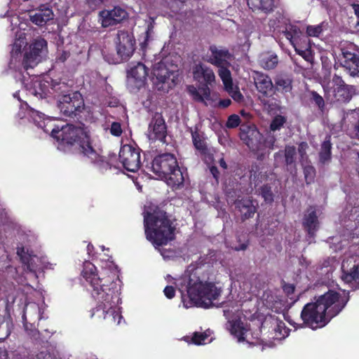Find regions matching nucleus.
I'll return each instance as SVG.
<instances>
[{
  "label": "nucleus",
  "instance_id": "nucleus-1",
  "mask_svg": "<svg viewBox=\"0 0 359 359\" xmlns=\"http://www.w3.org/2000/svg\"><path fill=\"white\" fill-rule=\"evenodd\" d=\"M81 275L89 285L92 297L97 301L96 307L90 311V318L104 320L109 324H120L123 317L116 307L121 303L120 280L116 273L104 269L98 273L96 266L86 262Z\"/></svg>",
  "mask_w": 359,
  "mask_h": 359
},
{
  "label": "nucleus",
  "instance_id": "nucleus-2",
  "mask_svg": "<svg viewBox=\"0 0 359 359\" xmlns=\"http://www.w3.org/2000/svg\"><path fill=\"white\" fill-rule=\"evenodd\" d=\"M168 206L172 204L166 201L151 203L143 212L145 236L155 248L166 245L175 239L176 219L168 212Z\"/></svg>",
  "mask_w": 359,
  "mask_h": 359
},
{
  "label": "nucleus",
  "instance_id": "nucleus-3",
  "mask_svg": "<svg viewBox=\"0 0 359 359\" xmlns=\"http://www.w3.org/2000/svg\"><path fill=\"white\" fill-rule=\"evenodd\" d=\"M37 126L46 133H50L51 136L60 144L74 147L79 154L88 158L92 162L98 159L99 154L93 145L89 131L84 124L80 126L72 124L59 126L53 124V120H48L46 123L44 121H38Z\"/></svg>",
  "mask_w": 359,
  "mask_h": 359
},
{
  "label": "nucleus",
  "instance_id": "nucleus-4",
  "mask_svg": "<svg viewBox=\"0 0 359 359\" xmlns=\"http://www.w3.org/2000/svg\"><path fill=\"white\" fill-rule=\"evenodd\" d=\"M175 285L182 298L187 295L191 304L205 309L211 307L222 293L215 283L203 281L196 273L188 271L176 280Z\"/></svg>",
  "mask_w": 359,
  "mask_h": 359
},
{
  "label": "nucleus",
  "instance_id": "nucleus-5",
  "mask_svg": "<svg viewBox=\"0 0 359 359\" xmlns=\"http://www.w3.org/2000/svg\"><path fill=\"white\" fill-rule=\"evenodd\" d=\"M152 171L172 189H179L184 185V177L176 156L171 153L160 154L154 157L151 163Z\"/></svg>",
  "mask_w": 359,
  "mask_h": 359
},
{
  "label": "nucleus",
  "instance_id": "nucleus-6",
  "mask_svg": "<svg viewBox=\"0 0 359 359\" xmlns=\"http://www.w3.org/2000/svg\"><path fill=\"white\" fill-rule=\"evenodd\" d=\"M62 88H67L65 83H59L54 86V90L57 92L60 96L57 107L66 118H76L84 107L82 96L78 92L73 93L72 95L70 93L62 94L65 92V90H62Z\"/></svg>",
  "mask_w": 359,
  "mask_h": 359
},
{
  "label": "nucleus",
  "instance_id": "nucleus-7",
  "mask_svg": "<svg viewBox=\"0 0 359 359\" xmlns=\"http://www.w3.org/2000/svg\"><path fill=\"white\" fill-rule=\"evenodd\" d=\"M317 298L330 321L344 310L350 299L348 292L340 293L334 290H328Z\"/></svg>",
  "mask_w": 359,
  "mask_h": 359
},
{
  "label": "nucleus",
  "instance_id": "nucleus-8",
  "mask_svg": "<svg viewBox=\"0 0 359 359\" xmlns=\"http://www.w3.org/2000/svg\"><path fill=\"white\" fill-rule=\"evenodd\" d=\"M314 302L307 303L303 307L300 318L303 323L312 330L324 327L330 321L327 317L318 298Z\"/></svg>",
  "mask_w": 359,
  "mask_h": 359
},
{
  "label": "nucleus",
  "instance_id": "nucleus-9",
  "mask_svg": "<svg viewBox=\"0 0 359 359\" xmlns=\"http://www.w3.org/2000/svg\"><path fill=\"white\" fill-rule=\"evenodd\" d=\"M338 61L352 76H359V48L353 43L346 42L340 46Z\"/></svg>",
  "mask_w": 359,
  "mask_h": 359
},
{
  "label": "nucleus",
  "instance_id": "nucleus-10",
  "mask_svg": "<svg viewBox=\"0 0 359 359\" xmlns=\"http://www.w3.org/2000/svg\"><path fill=\"white\" fill-rule=\"evenodd\" d=\"M193 76L194 80L200 83L201 92L207 100H210V89L208 86H211L215 79L212 69L203 64L196 65L193 68Z\"/></svg>",
  "mask_w": 359,
  "mask_h": 359
},
{
  "label": "nucleus",
  "instance_id": "nucleus-11",
  "mask_svg": "<svg viewBox=\"0 0 359 359\" xmlns=\"http://www.w3.org/2000/svg\"><path fill=\"white\" fill-rule=\"evenodd\" d=\"M116 48L118 56L122 60H128L135 49V40L132 32L128 30H119L116 37Z\"/></svg>",
  "mask_w": 359,
  "mask_h": 359
},
{
  "label": "nucleus",
  "instance_id": "nucleus-12",
  "mask_svg": "<svg viewBox=\"0 0 359 359\" xmlns=\"http://www.w3.org/2000/svg\"><path fill=\"white\" fill-rule=\"evenodd\" d=\"M47 48V41L41 38L35 39L29 46V50L25 52L23 60L22 66L25 69L34 67L41 59L43 53Z\"/></svg>",
  "mask_w": 359,
  "mask_h": 359
},
{
  "label": "nucleus",
  "instance_id": "nucleus-13",
  "mask_svg": "<svg viewBox=\"0 0 359 359\" xmlns=\"http://www.w3.org/2000/svg\"><path fill=\"white\" fill-rule=\"evenodd\" d=\"M118 158L123 167L128 171L135 172L141 165L140 150L130 144L121 147Z\"/></svg>",
  "mask_w": 359,
  "mask_h": 359
},
{
  "label": "nucleus",
  "instance_id": "nucleus-14",
  "mask_svg": "<svg viewBox=\"0 0 359 359\" xmlns=\"http://www.w3.org/2000/svg\"><path fill=\"white\" fill-rule=\"evenodd\" d=\"M148 68L142 63L137 62L128 73L127 83L131 90H140L143 87L148 76Z\"/></svg>",
  "mask_w": 359,
  "mask_h": 359
},
{
  "label": "nucleus",
  "instance_id": "nucleus-15",
  "mask_svg": "<svg viewBox=\"0 0 359 359\" xmlns=\"http://www.w3.org/2000/svg\"><path fill=\"white\" fill-rule=\"evenodd\" d=\"M148 132L150 140L165 142L167 126L161 114L155 113L152 116L149 124Z\"/></svg>",
  "mask_w": 359,
  "mask_h": 359
},
{
  "label": "nucleus",
  "instance_id": "nucleus-16",
  "mask_svg": "<svg viewBox=\"0 0 359 359\" xmlns=\"http://www.w3.org/2000/svg\"><path fill=\"white\" fill-rule=\"evenodd\" d=\"M239 136L241 140L250 148L257 147L262 135L252 123H243L240 126Z\"/></svg>",
  "mask_w": 359,
  "mask_h": 359
},
{
  "label": "nucleus",
  "instance_id": "nucleus-17",
  "mask_svg": "<svg viewBox=\"0 0 359 359\" xmlns=\"http://www.w3.org/2000/svg\"><path fill=\"white\" fill-rule=\"evenodd\" d=\"M210 55H208V62L216 67L222 65H230L229 60L232 57V55L229 49L225 47L217 46L211 45L209 47Z\"/></svg>",
  "mask_w": 359,
  "mask_h": 359
},
{
  "label": "nucleus",
  "instance_id": "nucleus-18",
  "mask_svg": "<svg viewBox=\"0 0 359 359\" xmlns=\"http://www.w3.org/2000/svg\"><path fill=\"white\" fill-rule=\"evenodd\" d=\"M165 61L157 63L153 69L152 74L154 79H156L154 83L157 85L158 83H165L167 82L171 75L175 74L177 72V65H172L171 69H169Z\"/></svg>",
  "mask_w": 359,
  "mask_h": 359
},
{
  "label": "nucleus",
  "instance_id": "nucleus-19",
  "mask_svg": "<svg viewBox=\"0 0 359 359\" xmlns=\"http://www.w3.org/2000/svg\"><path fill=\"white\" fill-rule=\"evenodd\" d=\"M293 78L287 74H278L274 77L273 93H280L283 95L291 94L292 90Z\"/></svg>",
  "mask_w": 359,
  "mask_h": 359
},
{
  "label": "nucleus",
  "instance_id": "nucleus-20",
  "mask_svg": "<svg viewBox=\"0 0 359 359\" xmlns=\"http://www.w3.org/2000/svg\"><path fill=\"white\" fill-rule=\"evenodd\" d=\"M255 84L259 93L265 97H270L273 93V83L269 76L256 72L254 76Z\"/></svg>",
  "mask_w": 359,
  "mask_h": 359
},
{
  "label": "nucleus",
  "instance_id": "nucleus-21",
  "mask_svg": "<svg viewBox=\"0 0 359 359\" xmlns=\"http://www.w3.org/2000/svg\"><path fill=\"white\" fill-rule=\"evenodd\" d=\"M236 208L240 212L241 219L245 221L252 218L257 212V207L250 198H243L235 202Z\"/></svg>",
  "mask_w": 359,
  "mask_h": 359
},
{
  "label": "nucleus",
  "instance_id": "nucleus-22",
  "mask_svg": "<svg viewBox=\"0 0 359 359\" xmlns=\"http://www.w3.org/2000/svg\"><path fill=\"white\" fill-rule=\"evenodd\" d=\"M283 34L293 47L308 41L307 37L304 35L300 28L294 25L290 24L286 26L285 30L283 32Z\"/></svg>",
  "mask_w": 359,
  "mask_h": 359
},
{
  "label": "nucleus",
  "instance_id": "nucleus-23",
  "mask_svg": "<svg viewBox=\"0 0 359 359\" xmlns=\"http://www.w3.org/2000/svg\"><path fill=\"white\" fill-rule=\"evenodd\" d=\"M355 93V88L352 86L340 85L334 88L333 96L332 100L333 102L345 103L349 102L353 94Z\"/></svg>",
  "mask_w": 359,
  "mask_h": 359
},
{
  "label": "nucleus",
  "instance_id": "nucleus-24",
  "mask_svg": "<svg viewBox=\"0 0 359 359\" xmlns=\"http://www.w3.org/2000/svg\"><path fill=\"white\" fill-rule=\"evenodd\" d=\"M190 133L195 149L198 151L201 154H206L208 149L203 133L200 132L198 126H195L194 128H191Z\"/></svg>",
  "mask_w": 359,
  "mask_h": 359
},
{
  "label": "nucleus",
  "instance_id": "nucleus-25",
  "mask_svg": "<svg viewBox=\"0 0 359 359\" xmlns=\"http://www.w3.org/2000/svg\"><path fill=\"white\" fill-rule=\"evenodd\" d=\"M276 0H248V6L255 11H261L268 15L276 7Z\"/></svg>",
  "mask_w": 359,
  "mask_h": 359
},
{
  "label": "nucleus",
  "instance_id": "nucleus-26",
  "mask_svg": "<svg viewBox=\"0 0 359 359\" xmlns=\"http://www.w3.org/2000/svg\"><path fill=\"white\" fill-rule=\"evenodd\" d=\"M53 10L48 7H44L43 8H40L34 15H30L29 18L32 23L37 26L42 27L48 21L53 20Z\"/></svg>",
  "mask_w": 359,
  "mask_h": 359
},
{
  "label": "nucleus",
  "instance_id": "nucleus-27",
  "mask_svg": "<svg viewBox=\"0 0 359 359\" xmlns=\"http://www.w3.org/2000/svg\"><path fill=\"white\" fill-rule=\"evenodd\" d=\"M228 324V329L231 334L236 337L239 342L244 341L248 329L244 325L243 322L240 318H238L229 320Z\"/></svg>",
  "mask_w": 359,
  "mask_h": 359
},
{
  "label": "nucleus",
  "instance_id": "nucleus-28",
  "mask_svg": "<svg viewBox=\"0 0 359 359\" xmlns=\"http://www.w3.org/2000/svg\"><path fill=\"white\" fill-rule=\"evenodd\" d=\"M17 255L20 257L22 263L27 266V269L29 271L36 272L37 268L34 265L33 262L34 259H38V257L33 255L32 251H29L24 246H21L17 248Z\"/></svg>",
  "mask_w": 359,
  "mask_h": 359
},
{
  "label": "nucleus",
  "instance_id": "nucleus-29",
  "mask_svg": "<svg viewBox=\"0 0 359 359\" xmlns=\"http://www.w3.org/2000/svg\"><path fill=\"white\" fill-rule=\"evenodd\" d=\"M303 226L310 237H314L318 228V220L316 210L304 216Z\"/></svg>",
  "mask_w": 359,
  "mask_h": 359
},
{
  "label": "nucleus",
  "instance_id": "nucleus-30",
  "mask_svg": "<svg viewBox=\"0 0 359 359\" xmlns=\"http://www.w3.org/2000/svg\"><path fill=\"white\" fill-rule=\"evenodd\" d=\"M332 158V143L330 135H327L320 146L319 152V161L325 164L330 161Z\"/></svg>",
  "mask_w": 359,
  "mask_h": 359
},
{
  "label": "nucleus",
  "instance_id": "nucleus-31",
  "mask_svg": "<svg viewBox=\"0 0 359 359\" xmlns=\"http://www.w3.org/2000/svg\"><path fill=\"white\" fill-rule=\"evenodd\" d=\"M343 280L347 283L355 282V289H359V264H354L349 271H342Z\"/></svg>",
  "mask_w": 359,
  "mask_h": 359
},
{
  "label": "nucleus",
  "instance_id": "nucleus-32",
  "mask_svg": "<svg viewBox=\"0 0 359 359\" xmlns=\"http://www.w3.org/2000/svg\"><path fill=\"white\" fill-rule=\"evenodd\" d=\"M230 65L218 66V75L222 79L225 89H231L233 86V81L231 74L229 69Z\"/></svg>",
  "mask_w": 359,
  "mask_h": 359
},
{
  "label": "nucleus",
  "instance_id": "nucleus-33",
  "mask_svg": "<svg viewBox=\"0 0 359 359\" xmlns=\"http://www.w3.org/2000/svg\"><path fill=\"white\" fill-rule=\"evenodd\" d=\"M99 21L104 28L116 26L118 25L117 19L114 18L109 12V10L104 9L99 12Z\"/></svg>",
  "mask_w": 359,
  "mask_h": 359
},
{
  "label": "nucleus",
  "instance_id": "nucleus-34",
  "mask_svg": "<svg viewBox=\"0 0 359 359\" xmlns=\"http://www.w3.org/2000/svg\"><path fill=\"white\" fill-rule=\"evenodd\" d=\"M278 63V58L274 54H266L262 55L259 60L260 66L264 69L271 70L276 67Z\"/></svg>",
  "mask_w": 359,
  "mask_h": 359
},
{
  "label": "nucleus",
  "instance_id": "nucleus-35",
  "mask_svg": "<svg viewBox=\"0 0 359 359\" xmlns=\"http://www.w3.org/2000/svg\"><path fill=\"white\" fill-rule=\"evenodd\" d=\"M259 194L266 203L271 204L273 202L274 195L271 185L266 184L262 186L259 189Z\"/></svg>",
  "mask_w": 359,
  "mask_h": 359
},
{
  "label": "nucleus",
  "instance_id": "nucleus-36",
  "mask_svg": "<svg viewBox=\"0 0 359 359\" xmlns=\"http://www.w3.org/2000/svg\"><path fill=\"white\" fill-rule=\"evenodd\" d=\"M294 48L296 53L298 55H301L306 61H310L311 59L312 58L311 52L308 46L307 41L298 44L297 46H294Z\"/></svg>",
  "mask_w": 359,
  "mask_h": 359
},
{
  "label": "nucleus",
  "instance_id": "nucleus-37",
  "mask_svg": "<svg viewBox=\"0 0 359 359\" xmlns=\"http://www.w3.org/2000/svg\"><path fill=\"white\" fill-rule=\"evenodd\" d=\"M109 12L116 20L117 19L118 24L121 23L128 18V13L126 10L120 6H114L113 9L109 10Z\"/></svg>",
  "mask_w": 359,
  "mask_h": 359
},
{
  "label": "nucleus",
  "instance_id": "nucleus-38",
  "mask_svg": "<svg viewBox=\"0 0 359 359\" xmlns=\"http://www.w3.org/2000/svg\"><path fill=\"white\" fill-rule=\"evenodd\" d=\"M287 122V118L284 116L278 114L276 115L269 126V128L271 131L275 132L276 130H280L285 123Z\"/></svg>",
  "mask_w": 359,
  "mask_h": 359
},
{
  "label": "nucleus",
  "instance_id": "nucleus-39",
  "mask_svg": "<svg viewBox=\"0 0 359 359\" xmlns=\"http://www.w3.org/2000/svg\"><path fill=\"white\" fill-rule=\"evenodd\" d=\"M324 27V22L317 25H308L306 27V34L309 36L319 37L323 32Z\"/></svg>",
  "mask_w": 359,
  "mask_h": 359
},
{
  "label": "nucleus",
  "instance_id": "nucleus-40",
  "mask_svg": "<svg viewBox=\"0 0 359 359\" xmlns=\"http://www.w3.org/2000/svg\"><path fill=\"white\" fill-rule=\"evenodd\" d=\"M296 148L294 146H286L285 149V159L287 165H292L295 161Z\"/></svg>",
  "mask_w": 359,
  "mask_h": 359
},
{
  "label": "nucleus",
  "instance_id": "nucleus-41",
  "mask_svg": "<svg viewBox=\"0 0 359 359\" xmlns=\"http://www.w3.org/2000/svg\"><path fill=\"white\" fill-rule=\"evenodd\" d=\"M154 24L153 22H149L147 27V29L144 33V36H143V38H144V40L140 43V46H141V48L142 49L145 48L147 45H148V43L150 40L152 39V35L154 34Z\"/></svg>",
  "mask_w": 359,
  "mask_h": 359
},
{
  "label": "nucleus",
  "instance_id": "nucleus-42",
  "mask_svg": "<svg viewBox=\"0 0 359 359\" xmlns=\"http://www.w3.org/2000/svg\"><path fill=\"white\" fill-rule=\"evenodd\" d=\"M187 91L196 102H205V100H207L201 90L196 89L194 86H189L187 87Z\"/></svg>",
  "mask_w": 359,
  "mask_h": 359
},
{
  "label": "nucleus",
  "instance_id": "nucleus-43",
  "mask_svg": "<svg viewBox=\"0 0 359 359\" xmlns=\"http://www.w3.org/2000/svg\"><path fill=\"white\" fill-rule=\"evenodd\" d=\"M303 171L306 183L310 184L313 182L316 173L315 168L313 165H306Z\"/></svg>",
  "mask_w": 359,
  "mask_h": 359
},
{
  "label": "nucleus",
  "instance_id": "nucleus-44",
  "mask_svg": "<svg viewBox=\"0 0 359 359\" xmlns=\"http://www.w3.org/2000/svg\"><path fill=\"white\" fill-rule=\"evenodd\" d=\"M311 101L316 104L320 111L323 112L325 108L323 97L314 90L311 92Z\"/></svg>",
  "mask_w": 359,
  "mask_h": 359
},
{
  "label": "nucleus",
  "instance_id": "nucleus-45",
  "mask_svg": "<svg viewBox=\"0 0 359 359\" xmlns=\"http://www.w3.org/2000/svg\"><path fill=\"white\" fill-rule=\"evenodd\" d=\"M209 334L205 332H195L193 334V337L191 339V341L193 344L196 345H202L205 343V341L208 339Z\"/></svg>",
  "mask_w": 359,
  "mask_h": 359
},
{
  "label": "nucleus",
  "instance_id": "nucleus-46",
  "mask_svg": "<svg viewBox=\"0 0 359 359\" xmlns=\"http://www.w3.org/2000/svg\"><path fill=\"white\" fill-rule=\"evenodd\" d=\"M107 0H85L86 6L92 11L100 8Z\"/></svg>",
  "mask_w": 359,
  "mask_h": 359
},
{
  "label": "nucleus",
  "instance_id": "nucleus-47",
  "mask_svg": "<svg viewBox=\"0 0 359 359\" xmlns=\"http://www.w3.org/2000/svg\"><path fill=\"white\" fill-rule=\"evenodd\" d=\"M241 124V118L237 114H231L228 117L226 126L228 128H235Z\"/></svg>",
  "mask_w": 359,
  "mask_h": 359
},
{
  "label": "nucleus",
  "instance_id": "nucleus-48",
  "mask_svg": "<svg viewBox=\"0 0 359 359\" xmlns=\"http://www.w3.org/2000/svg\"><path fill=\"white\" fill-rule=\"evenodd\" d=\"M1 317L0 316V320ZM0 330H2L3 332L0 334V342L4 341L11 334V331L8 327V324L5 323L4 320L0 322Z\"/></svg>",
  "mask_w": 359,
  "mask_h": 359
},
{
  "label": "nucleus",
  "instance_id": "nucleus-49",
  "mask_svg": "<svg viewBox=\"0 0 359 359\" xmlns=\"http://www.w3.org/2000/svg\"><path fill=\"white\" fill-rule=\"evenodd\" d=\"M229 94L231 96V97L236 102H241L243 100V95L240 92L238 89H234L233 85L232 86V88L230 89H225Z\"/></svg>",
  "mask_w": 359,
  "mask_h": 359
},
{
  "label": "nucleus",
  "instance_id": "nucleus-50",
  "mask_svg": "<svg viewBox=\"0 0 359 359\" xmlns=\"http://www.w3.org/2000/svg\"><path fill=\"white\" fill-rule=\"evenodd\" d=\"M123 130L121 125L118 122H113L110 128V133L115 137H120L122 135Z\"/></svg>",
  "mask_w": 359,
  "mask_h": 359
},
{
  "label": "nucleus",
  "instance_id": "nucleus-51",
  "mask_svg": "<svg viewBox=\"0 0 359 359\" xmlns=\"http://www.w3.org/2000/svg\"><path fill=\"white\" fill-rule=\"evenodd\" d=\"M276 142V137L273 135H269L264 140L265 147L270 149H273L274 148Z\"/></svg>",
  "mask_w": 359,
  "mask_h": 359
},
{
  "label": "nucleus",
  "instance_id": "nucleus-52",
  "mask_svg": "<svg viewBox=\"0 0 359 359\" xmlns=\"http://www.w3.org/2000/svg\"><path fill=\"white\" fill-rule=\"evenodd\" d=\"M276 14L278 16L276 18V19H270L269 21V26L271 29L275 30L278 27L280 18H283L282 13L278 12Z\"/></svg>",
  "mask_w": 359,
  "mask_h": 359
},
{
  "label": "nucleus",
  "instance_id": "nucleus-53",
  "mask_svg": "<svg viewBox=\"0 0 359 359\" xmlns=\"http://www.w3.org/2000/svg\"><path fill=\"white\" fill-rule=\"evenodd\" d=\"M163 293L168 299H172L175 295V289L171 285H167L163 290Z\"/></svg>",
  "mask_w": 359,
  "mask_h": 359
},
{
  "label": "nucleus",
  "instance_id": "nucleus-54",
  "mask_svg": "<svg viewBox=\"0 0 359 359\" xmlns=\"http://www.w3.org/2000/svg\"><path fill=\"white\" fill-rule=\"evenodd\" d=\"M284 292L287 295L292 294L294 292L295 287L293 284L285 283L283 286Z\"/></svg>",
  "mask_w": 359,
  "mask_h": 359
},
{
  "label": "nucleus",
  "instance_id": "nucleus-55",
  "mask_svg": "<svg viewBox=\"0 0 359 359\" xmlns=\"http://www.w3.org/2000/svg\"><path fill=\"white\" fill-rule=\"evenodd\" d=\"M309 148L306 142H301L298 144V152L301 156H304L306 154V149Z\"/></svg>",
  "mask_w": 359,
  "mask_h": 359
},
{
  "label": "nucleus",
  "instance_id": "nucleus-56",
  "mask_svg": "<svg viewBox=\"0 0 359 359\" xmlns=\"http://www.w3.org/2000/svg\"><path fill=\"white\" fill-rule=\"evenodd\" d=\"M332 82L337 86H340V85H346L342 78L337 74H334L332 78Z\"/></svg>",
  "mask_w": 359,
  "mask_h": 359
},
{
  "label": "nucleus",
  "instance_id": "nucleus-57",
  "mask_svg": "<svg viewBox=\"0 0 359 359\" xmlns=\"http://www.w3.org/2000/svg\"><path fill=\"white\" fill-rule=\"evenodd\" d=\"M231 104V101L230 99H223L220 100L219 102V106L222 108H226Z\"/></svg>",
  "mask_w": 359,
  "mask_h": 359
},
{
  "label": "nucleus",
  "instance_id": "nucleus-58",
  "mask_svg": "<svg viewBox=\"0 0 359 359\" xmlns=\"http://www.w3.org/2000/svg\"><path fill=\"white\" fill-rule=\"evenodd\" d=\"M210 172L214 177V178L217 181L219 175V172L217 167L212 166L210 168Z\"/></svg>",
  "mask_w": 359,
  "mask_h": 359
},
{
  "label": "nucleus",
  "instance_id": "nucleus-59",
  "mask_svg": "<svg viewBox=\"0 0 359 359\" xmlns=\"http://www.w3.org/2000/svg\"><path fill=\"white\" fill-rule=\"evenodd\" d=\"M353 11H354V13L355 15H356L358 20H359V4H353L351 5Z\"/></svg>",
  "mask_w": 359,
  "mask_h": 359
},
{
  "label": "nucleus",
  "instance_id": "nucleus-60",
  "mask_svg": "<svg viewBox=\"0 0 359 359\" xmlns=\"http://www.w3.org/2000/svg\"><path fill=\"white\" fill-rule=\"evenodd\" d=\"M247 248H248V244L247 243H242L238 247H236L235 248V250H237V251L245 250H246Z\"/></svg>",
  "mask_w": 359,
  "mask_h": 359
},
{
  "label": "nucleus",
  "instance_id": "nucleus-61",
  "mask_svg": "<svg viewBox=\"0 0 359 359\" xmlns=\"http://www.w3.org/2000/svg\"><path fill=\"white\" fill-rule=\"evenodd\" d=\"M219 163L220 167H222V168H224V169L227 168V164L224 158H221L219 161Z\"/></svg>",
  "mask_w": 359,
  "mask_h": 359
},
{
  "label": "nucleus",
  "instance_id": "nucleus-62",
  "mask_svg": "<svg viewBox=\"0 0 359 359\" xmlns=\"http://www.w3.org/2000/svg\"><path fill=\"white\" fill-rule=\"evenodd\" d=\"M354 129H355V135L357 136V137L359 140V120L356 122Z\"/></svg>",
  "mask_w": 359,
  "mask_h": 359
},
{
  "label": "nucleus",
  "instance_id": "nucleus-63",
  "mask_svg": "<svg viewBox=\"0 0 359 359\" xmlns=\"http://www.w3.org/2000/svg\"><path fill=\"white\" fill-rule=\"evenodd\" d=\"M282 327L285 328V324L281 322L280 324L277 325L276 328H275V331H280Z\"/></svg>",
  "mask_w": 359,
  "mask_h": 359
},
{
  "label": "nucleus",
  "instance_id": "nucleus-64",
  "mask_svg": "<svg viewBox=\"0 0 359 359\" xmlns=\"http://www.w3.org/2000/svg\"><path fill=\"white\" fill-rule=\"evenodd\" d=\"M35 113L36 114V116H39V118L41 119V118H43V116H44L43 114L42 113H39V111H35Z\"/></svg>",
  "mask_w": 359,
  "mask_h": 359
}]
</instances>
